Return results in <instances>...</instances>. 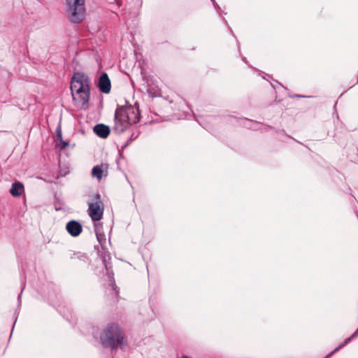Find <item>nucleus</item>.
<instances>
[{
    "mask_svg": "<svg viewBox=\"0 0 358 358\" xmlns=\"http://www.w3.org/2000/svg\"><path fill=\"white\" fill-rule=\"evenodd\" d=\"M99 87L103 93H108L110 91V81L107 73H103L101 75L99 81Z\"/></svg>",
    "mask_w": 358,
    "mask_h": 358,
    "instance_id": "8",
    "label": "nucleus"
},
{
    "mask_svg": "<svg viewBox=\"0 0 358 358\" xmlns=\"http://www.w3.org/2000/svg\"><path fill=\"white\" fill-rule=\"evenodd\" d=\"M107 173V167L103 168V165H96L92 170V176L96 178L99 181L101 180L103 175Z\"/></svg>",
    "mask_w": 358,
    "mask_h": 358,
    "instance_id": "10",
    "label": "nucleus"
},
{
    "mask_svg": "<svg viewBox=\"0 0 358 358\" xmlns=\"http://www.w3.org/2000/svg\"><path fill=\"white\" fill-rule=\"evenodd\" d=\"M358 334V329L350 337L348 338V339H346L341 345H339L338 347H337L331 353H330L327 357H329V356H331L334 352L338 351L339 349H341V348L344 347L345 345H346L350 341V340L355 337L357 334Z\"/></svg>",
    "mask_w": 358,
    "mask_h": 358,
    "instance_id": "12",
    "label": "nucleus"
},
{
    "mask_svg": "<svg viewBox=\"0 0 358 358\" xmlns=\"http://www.w3.org/2000/svg\"><path fill=\"white\" fill-rule=\"evenodd\" d=\"M181 358H189V357H187V356H183V357H182Z\"/></svg>",
    "mask_w": 358,
    "mask_h": 358,
    "instance_id": "16",
    "label": "nucleus"
},
{
    "mask_svg": "<svg viewBox=\"0 0 358 358\" xmlns=\"http://www.w3.org/2000/svg\"><path fill=\"white\" fill-rule=\"evenodd\" d=\"M56 134H57V139H59V138L62 137V130H61L60 127H57V129H56Z\"/></svg>",
    "mask_w": 358,
    "mask_h": 358,
    "instance_id": "14",
    "label": "nucleus"
},
{
    "mask_svg": "<svg viewBox=\"0 0 358 358\" xmlns=\"http://www.w3.org/2000/svg\"><path fill=\"white\" fill-rule=\"evenodd\" d=\"M247 122H248V123H249V124H253V123H252V122H250V121H248ZM254 124H257V123H254Z\"/></svg>",
    "mask_w": 358,
    "mask_h": 358,
    "instance_id": "15",
    "label": "nucleus"
},
{
    "mask_svg": "<svg viewBox=\"0 0 358 358\" xmlns=\"http://www.w3.org/2000/svg\"><path fill=\"white\" fill-rule=\"evenodd\" d=\"M66 229L68 233L73 237L79 236L83 231L82 225L75 220L69 222L66 224Z\"/></svg>",
    "mask_w": 358,
    "mask_h": 358,
    "instance_id": "7",
    "label": "nucleus"
},
{
    "mask_svg": "<svg viewBox=\"0 0 358 358\" xmlns=\"http://www.w3.org/2000/svg\"><path fill=\"white\" fill-rule=\"evenodd\" d=\"M24 191V189L23 184L20 182H15L12 184L10 193L12 196L17 197L21 196Z\"/></svg>",
    "mask_w": 358,
    "mask_h": 358,
    "instance_id": "11",
    "label": "nucleus"
},
{
    "mask_svg": "<svg viewBox=\"0 0 358 358\" xmlns=\"http://www.w3.org/2000/svg\"><path fill=\"white\" fill-rule=\"evenodd\" d=\"M90 96V89L72 94L75 106L80 109H87Z\"/></svg>",
    "mask_w": 358,
    "mask_h": 358,
    "instance_id": "6",
    "label": "nucleus"
},
{
    "mask_svg": "<svg viewBox=\"0 0 358 358\" xmlns=\"http://www.w3.org/2000/svg\"><path fill=\"white\" fill-rule=\"evenodd\" d=\"M85 0H66V13L70 21L80 23L85 19Z\"/></svg>",
    "mask_w": 358,
    "mask_h": 358,
    "instance_id": "3",
    "label": "nucleus"
},
{
    "mask_svg": "<svg viewBox=\"0 0 358 358\" xmlns=\"http://www.w3.org/2000/svg\"><path fill=\"white\" fill-rule=\"evenodd\" d=\"M94 132L99 136L103 138H106L110 134V128L109 127L103 124H99L94 126Z\"/></svg>",
    "mask_w": 358,
    "mask_h": 358,
    "instance_id": "9",
    "label": "nucleus"
},
{
    "mask_svg": "<svg viewBox=\"0 0 358 358\" xmlns=\"http://www.w3.org/2000/svg\"><path fill=\"white\" fill-rule=\"evenodd\" d=\"M100 338L103 347L115 348L122 345L124 336L118 325L110 324L103 331Z\"/></svg>",
    "mask_w": 358,
    "mask_h": 358,
    "instance_id": "2",
    "label": "nucleus"
},
{
    "mask_svg": "<svg viewBox=\"0 0 358 358\" xmlns=\"http://www.w3.org/2000/svg\"><path fill=\"white\" fill-rule=\"evenodd\" d=\"M140 120V113L134 106L120 107L115 111L114 130L117 134L124 132Z\"/></svg>",
    "mask_w": 358,
    "mask_h": 358,
    "instance_id": "1",
    "label": "nucleus"
},
{
    "mask_svg": "<svg viewBox=\"0 0 358 358\" xmlns=\"http://www.w3.org/2000/svg\"><path fill=\"white\" fill-rule=\"evenodd\" d=\"M90 89V80L87 76L80 73L73 75L71 82V94L80 93Z\"/></svg>",
    "mask_w": 358,
    "mask_h": 358,
    "instance_id": "5",
    "label": "nucleus"
},
{
    "mask_svg": "<svg viewBox=\"0 0 358 358\" xmlns=\"http://www.w3.org/2000/svg\"><path fill=\"white\" fill-rule=\"evenodd\" d=\"M104 210V205L99 194L90 196L88 201L87 213L93 222H97L102 219Z\"/></svg>",
    "mask_w": 358,
    "mask_h": 358,
    "instance_id": "4",
    "label": "nucleus"
},
{
    "mask_svg": "<svg viewBox=\"0 0 358 358\" xmlns=\"http://www.w3.org/2000/svg\"><path fill=\"white\" fill-rule=\"evenodd\" d=\"M58 140L59 141V146L61 150L64 149L66 147L69 145V143L64 141L62 137L59 138V139Z\"/></svg>",
    "mask_w": 358,
    "mask_h": 358,
    "instance_id": "13",
    "label": "nucleus"
}]
</instances>
